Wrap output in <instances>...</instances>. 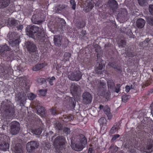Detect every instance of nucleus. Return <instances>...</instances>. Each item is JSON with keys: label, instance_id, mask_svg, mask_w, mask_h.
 <instances>
[{"label": "nucleus", "instance_id": "1", "mask_svg": "<svg viewBox=\"0 0 153 153\" xmlns=\"http://www.w3.org/2000/svg\"><path fill=\"white\" fill-rule=\"evenodd\" d=\"M26 31L30 36L36 38L42 42H44L46 39L45 33L43 28L39 30V28L35 25L28 26L26 28Z\"/></svg>", "mask_w": 153, "mask_h": 153}, {"label": "nucleus", "instance_id": "2", "mask_svg": "<svg viewBox=\"0 0 153 153\" xmlns=\"http://www.w3.org/2000/svg\"><path fill=\"white\" fill-rule=\"evenodd\" d=\"M4 108L5 110L1 118L3 124L2 127L3 130L7 128L10 120L13 119L15 116V108L12 105L7 104Z\"/></svg>", "mask_w": 153, "mask_h": 153}, {"label": "nucleus", "instance_id": "3", "mask_svg": "<svg viewBox=\"0 0 153 153\" xmlns=\"http://www.w3.org/2000/svg\"><path fill=\"white\" fill-rule=\"evenodd\" d=\"M87 144V139L83 134L80 136L79 141L76 143H71V147L75 151L79 152L82 151L85 148Z\"/></svg>", "mask_w": 153, "mask_h": 153}, {"label": "nucleus", "instance_id": "4", "mask_svg": "<svg viewBox=\"0 0 153 153\" xmlns=\"http://www.w3.org/2000/svg\"><path fill=\"white\" fill-rule=\"evenodd\" d=\"M106 83L104 82H101L97 89L98 94L108 101L110 99L111 93L109 91L106 92Z\"/></svg>", "mask_w": 153, "mask_h": 153}, {"label": "nucleus", "instance_id": "5", "mask_svg": "<svg viewBox=\"0 0 153 153\" xmlns=\"http://www.w3.org/2000/svg\"><path fill=\"white\" fill-rule=\"evenodd\" d=\"M19 88H17V92L15 93V100L16 101L19 102L21 105H23L27 99V93L24 92L22 88L19 91Z\"/></svg>", "mask_w": 153, "mask_h": 153}, {"label": "nucleus", "instance_id": "6", "mask_svg": "<svg viewBox=\"0 0 153 153\" xmlns=\"http://www.w3.org/2000/svg\"><path fill=\"white\" fill-rule=\"evenodd\" d=\"M13 74V70L10 67L5 70L3 68H0V75L4 79H9L10 76Z\"/></svg>", "mask_w": 153, "mask_h": 153}, {"label": "nucleus", "instance_id": "7", "mask_svg": "<svg viewBox=\"0 0 153 153\" xmlns=\"http://www.w3.org/2000/svg\"><path fill=\"white\" fill-rule=\"evenodd\" d=\"M25 120L27 123L31 124L37 123L38 122L39 123L40 119L36 114L32 113L31 115H28L26 117Z\"/></svg>", "mask_w": 153, "mask_h": 153}, {"label": "nucleus", "instance_id": "8", "mask_svg": "<svg viewBox=\"0 0 153 153\" xmlns=\"http://www.w3.org/2000/svg\"><path fill=\"white\" fill-rule=\"evenodd\" d=\"M65 139L64 136H58L54 139L53 144L55 148H59L65 145Z\"/></svg>", "mask_w": 153, "mask_h": 153}, {"label": "nucleus", "instance_id": "9", "mask_svg": "<svg viewBox=\"0 0 153 153\" xmlns=\"http://www.w3.org/2000/svg\"><path fill=\"white\" fill-rule=\"evenodd\" d=\"M82 102L84 104H89L91 103L92 100V97L88 92H84L82 95Z\"/></svg>", "mask_w": 153, "mask_h": 153}, {"label": "nucleus", "instance_id": "10", "mask_svg": "<svg viewBox=\"0 0 153 153\" xmlns=\"http://www.w3.org/2000/svg\"><path fill=\"white\" fill-rule=\"evenodd\" d=\"M19 127V123L17 121H14L11 122L10 126L11 133L13 135L18 134L20 130Z\"/></svg>", "mask_w": 153, "mask_h": 153}, {"label": "nucleus", "instance_id": "11", "mask_svg": "<svg viewBox=\"0 0 153 153\" xmlns=\"http://www.w3.org/2000/svg\"><path fill=\"white\" fill-rule=\"evenodd\" d=\"M68 78L72 81H78L82 78L81 73L79 71L72 72L68 75Z\"/></svg>", "mask_w": 153, "mask_h": 153}, {"label": "nucleus", "instance_id": "12", "mask_svg": "<svg viewBox=\"0 0 153 153\" xmlns=\"http://www.w3.org/2000/svg\"><path fill=\"white\" fill-rule=\"evenodd\" d=\"M39 145V143L35 141L28 142L27 144V150L29 152H31L37 148Z\"/></svg>", "mask_w": 153, "mask_h": 153}, {"label": "nucleus", "instance_id": "13", "mask_svg": "<svg viewBox=\"0 0 153 153\" xmlns=\"http://www.w3.org/2000/svg\"><path fill=\"white\" fill-rule=\"evenodd\" d=\"M26 48L30 52H35L36 51L37 48L36 46L33 42L28 41L27 42Z\"/></svg>", "mask_w": 153, "mask_h": 153}, {"label": "nucleus", "instance_id": "14", "mask_svg": "<svg viewBox=\"0 0 153 153\" xmlns=\"http://www.w3.org/2000/svg\"><path fill=\"white\" fill-rule=\"evenodd\" d=\"M9 51L10 48L6 44L0 46V55L3 56H5L6 54V52Z\"/></svg>", "mask_w": 153, "mask_h": 153}, {"label": "nucleus", "instance_id": "15", "mask_svg": "<svg viewBox=\"0 0 153 153\" xmlns=\"http://www.w3.org/2000/svg\"><path fill=\"white\" fill-rule=\"evenodd\" d=\"M31 20L33 23L36 24H40L43 22L41 17L37 14H34L33 15Z\"/></svg>", "mask_w": 153, "mask_h": 153}, {"label": "nucleus", "instance_id": "16", "mask_svg": "<svg viewBox=\"0 0 153 153\" xmlns=\"http://www.w3.org/2000/svg\"><path fill=\"white\" fill-rule=\"evenodd\" d=\"M103 61L102 60L101 62L99 63L98 66L96 65V67L95 68V71L96 73L99 74H103V71L102 70L103 67H105L104 64H102V62Z\"/></svg>", "mask_w": 153, "mask_h": 153}, {"label": "nucleus", "instance_id": "17", "mask_svg": "<svg viewBox=\"0 0 153 153\" xmlns=\"http://www.w3.org/2000/svg\"><path fill=\"white\" fill-rule=\"evenodd\" d=\"M108 4L110 8L113 10L117 8V2L115 0H109Z\"/></svg>", "mask_w": 153, "mask_h": 153}, {"label": "nucleus", "instance_id": "18", "mask_svg": "<svg viewBox=\"0 0 153 153\" xmlns=\"http://www.w3.org/2000/svg\"><path fill=\"white\" fill-rule=\"evenodd\" d=\"M36 111L38 114L42 117H44L45 115V108L40 106H37Z\"/></svg>", "mask_w": 153, "mask_h": 153}, {"label": "nucleus", "instance_id": "19", "mask_svg": "<svg viewBox=\"0 0 153 153\" xmlns=\"http://www.w3.org/2000/svg\"><path fill=\"white\" fill-rule=\"evenodd\" d=\"M9 145L8 143L5 141L0 143V149L1 150L6 151L9 149Z\"/></svg>", "mask_w": 153, "mask_h": 153}, {"label": "nucleus", "instance_id": "20", "mask_svg": "<svg viewBox=\"0 0 153 153\" xmlns=\"http://www.w3.org/2000/svg\"><path fill=\"white\" fill-rule=\"evenodd\" d=\"M94 7V4L91 1H89L87 3V5L84 7L83 10L84 11L87 13L91 10Z\"/></svg>", "mask_w": 153, "mask_h": 153}, {"label": "nucleus", "instance_id": "21", "mask_svg": "<svg viewBox=\"0 0 153 153\" xmlns=\"http://www.w3.org/2000/svg\"><path fill=\"white\" fill-rule=\"evenodd\" d=\"M42 131V128L40 126L38 125L35 128L32 130V132L34 134L37 135H40Z\"/></svg>", "mask_w": 153, "mask_h": 153}, {"label": "nucleus", "instance_id": "22", "mask_svg": "<svg viewBox=\"0 0 153 153\" xmlns=\"http://www.w3.org/2000/svg\"><path fill=\"white\" fill-rule=\"evenodd\" d=\"M79 86L75 83H72L71 84L70 89L71 93L76 94Z\"/></svg>", "mask_w": 153, "mask_h": 153}, {"label": "nucleus", "instance_id": "23", "mask_svg": "<svg viewBox=\"0 0 153 153\" xmlns=\"http://www.w3.org/2000/svg\"><path fill=\"white\" fill-rule=\"evenodd\" d=\"M54 43L56 46L60 47L61 45V37L59 35H55L54 37Z\"/></svg>", "mask_w": 153, "mask_h": 153}, {"label": "nucleus", "instance_id": "24", "mask_svg": "<svg viewBox=\"0 0 153 153\" xmlns=\"http://www.w3.org/2000/svg\"><path fill=\"white\" fill-rule=\"evenodd\" d=\"M10 3V0H0V8H4L7 7Z\"/></svg>", "mask_w": 153, "mask_h": 153}, {"label": "nucleus", "instance_id": "25", "mask_svg": "<svg viewBox=\"0 0 153 153\" xmlns=\"http://www.w3.org/2000/svg\"><path fill=\"white\" fill-rule=\"evenodd\" d=\"M145 24V21L142 18H140L137 20L136 22V25L139 28H142Z\"/></svg>", "mask_w": 153, "mask_h": 153}, {"label": "nucleus", "instance_id": "26", "mask_svg": "<svg viewBox=\"0 0 153 153\" xmlns=\"http://www.w3.org/2000/svg\"><path fill=\"white\" fill-rule=\"evenodd\" d=\"M103 111L105 114L108 119H110L112 117V115L110 112V108L108 105L105 106Z\"/></svg>", "mask_w": 153, "mask_h": 153}, {"label": "nucleus", "instance_id": "27", "mask_svg": "<svg viewBox=\"0 0 153 153\" xmlns=\"http://www.w3.org/2000/svg\"><path fill=\"white\" fill-rule=\"evenodd\" d=\"M65 99L68 100V101L69 102L70 106L74 108L75 107L76 102L74 99L69 96H67L65 97Z\"/></svg>", "mask_w": 153, "mask_h": 153}, {"label": "nucleus", "instance_id": "28", "mask_svg": "<svg viewBox=\"0 0 153 153\" xmlns=\"http://www.w3.org/2000/svg\"><path fill=\"white\" fill-rule=\"evenodd\" d=\"M19 21L14 19H12L9 21L8 22V25L10 27H15L18 25Z\"/></svg>", "mask_w": 153, "mask_h": 153}, {"label": "nucleus", "instance_id": "29", "mask_svg": "<svg viewBox=\"0 0 153 153\" xmlns=\"http://www.w3.org/2000/svg\"><path fill=\"white\" fill-rule=\"evenodd\" d=\"M153 150V142H150L148 144L146 147V152L148 153H151Z\"/></svg>", "mask_w": 153, "mask_h": 153}, {"label": "nucleus", "instance_id": "30", "mask_svg": "<svg viewBox=\"0 0 153 153\" xmlns=\"http://www.w3.org/2000/svg\"><path fill=\"white\" fill-rule=\"evenodd\" d=\"M74 117L70 114L64 115L62 119L63 121L65 122H67L72 120Z\"/></svg>", "mask_w": 153, "mask_h": 153}, {"label": "nucleus", "instance_id": "31", "mask_svg": "<svg viewBox=\"0 0 153 153\" xmlns=\"http://www.w3.org/2000/svg\"><path fill=\"white\" fill-rule=\"evenodd\" d=\"M107 86L109 90H112L115 86V83L113 80L109 79L107 81Z\"/></svg>", "mask_w": 153, "mask_h": 153}, {"label": "nucleus", "instance_id": "32", "mask_svg": "<svg viewBox=\"0 0 153 153\" xmlns=\"http://www.w3.org/2000/svg\"><path fill=\"white\" fill-rule=\"evenodd\" d=\"M44 67V64L43 63L38 64L33 67L32 70L33 71H38Z\"/></svg>", "mask_w": 153, "mask_h": 153}, {"label": "nucleus", "instance_id": "33", "mask_svg": "<svg viewBox=\"0 0 153 153\" xmlns=\"http://www.w3.org/2000/svg\"><path fill=\"white\" fill-rule=\"evenodd\" d=\"M16 153H23L22 146L20 144H17L15 146V148Z\"/></svg>", "mask_w": 153, "mask_h": 153}, {"label": "nucleus", "instance_id": "34", "mask_svg": "<svg viewBox=\"0 0 153 153\" xmlns=\"http://www.w3.org/2000/svg\"><path fill=\"white\" fill-rule=\"evenodd\" d=\"M56 79L55 77L53 76L52 77H48L46 79V81L48 82L49 84L51 85H53V82Z\"/></svg>", "mask_w": 153, "mask_h": 153}, {"label": "nucleus", "instance_id": "35", "mask_svg": "<svg viewBox=\"0 0 153 153\" xmlns=\"http://www.w3.org/2000/svg\"><path fill=\"white\" fill-rule=\"evenodd\" d=\"M139 4L141 6H145L148 3L149 0H137Z\"/></svg>", "mask_w": 153, "mask_h": 153}, {"label": "nucleus", "instance_id": "36", "mask_svg": "<svg viewBox=\"0 0 153 153\" xmlns=\"http://www.w3.org/2000/svg\"><path fill=\"white\" fill-rule=\"evenodd\" d=\"M153 81L152 79L150 80H147L142 86L143 88H145L146 87L150 85H151Z\"/></svg>", "mask_w": 153, "mask_h": 153}, {"label": "nucleus", "instance_id": "37", "mask_svg": "<svg viewBox=\"0 0 153 153\" xmlns=\"http://www.w3.org/2000/svg\"><path fill=\"white\" fill-rule=\"evenodd\" d=\"M85 25L86 23L85 22L81 21L78 23L77 26L79 28H82L85 27Z\"/></svg>", "mask_w": 153, "mask_h": 153}, {"label": "nucleus", "instance_id": "38", "mask_svg": "<svg viewBox=\"0 0 153 153\" xmlns=\"http://www.w3.org/2000/svg\"><path fill=\"white\" fill-rule=\"evenodd\" d=\"M71 56V54L69 53L65 52L64 55V59L66 61L69 60V58Z\"/></svg>", "mask_w": 153, "mask_h": 153}, {"label": "nucleus", "instance_id": "39", "mask_svg": "<svg viewBox=\"0 0 153 153\" xmlns=\"http://www.w3.org/2000/svg\"><path fill=\"white\" fill-rule=\"evenodd\" d=\"M130 96L128 95H123L122 97V100L124 102H126L130 98Z\"/></svg>", "mask_w": 153, "mask_h": 153}, {"label": "nucleus", "instance_id": "40", "mask_svg": "<svg viewBox=\"0 0 153 153\" xmlns=\"http://www.w3.org/2000/svg\"><path fill=\"white\" fill-rule=\"evenodd\" d=\"M55 126L56 129L59 131L62 130L63 129L62 125L59 122L56 123Z\"/></svg>", "mask_w": 153, "mask_h": 153}, {"label": "nucleus", "instance_id": "41", "mask_svg": "<svg viewBox=\"0 0 153 153\" xmlns=\"http://www.w3.org/2000/svg\"><path fill=\"white\" fill-rule=\"evenodd\" d=\"M70 6H71L72 9L75 10L76 7V2L74 0H70Z\"/></svg>", "mask_w": 153, "mask_h": 153}, {"label": "nucleus", "instance_id": "42", "mask_svg": "<svg viewBox=\"0 0 153 153\" xmlns=\"http://www.w3.org/2000/svg\"><path fill=\"white\" fill-rule=\"evenodd\" d=\"M78 34L79 38H82L86 34V32L85 30H82L81 31L78 32Z\"/></svg>", "mask_w": 153, "mask_h": 153}, {"label": "nucleus", "instance_id": "43", "mask_svg": "<svg viewBox=\"0 0 153 153\" xmlns=\"http://www.w3.org/2000/svg\"><path fill=\"white\" fill-rule=\"evenodd\" d=\"M47 92V90L46 89H41L39 91V94L42 96H45Z\"/></svg>", "mask_w": 153, "mask_h": 153}, {"label": "nucleus", "instance_id": "44", "mask_svg": "<svg viewBox=\"0 0 153 153\" xmlns=\"http://www.w3.org/2000/svg\"><path fill=\"white\" fill-rule=\"evenodd\" d=\"M146 21L150 25L153 26V17H148L146 18Z\"/></svg>", "mask_w": 153, "mask_h": 153}, {"label": "nucleus", "instance_id": "45", "mask_svg": "<svg viewBox=\"0 0 153 153\" xmlns=\"http://www.w3.org/2000/svg\"><path fill=\"white\" fill-rule=\"evenodd\" d=\"M118 130V127L117 126L114 125L112 127L110 131V132L113 134L115 133Z\"/></svg>", "mask_w": 153, "mask_h": 153}, {"label": "nucleus", "instance_id": "46", "mask_svg": "<svg viewBox=\"0 0 153 153\" xmlns=\"http://www.w3.org/2000/svg\"><path fill=\"white\" fill-rule=\"evenodd\" d=\"M126 42L125 40H121L118 44L119 47L123 48L126 45Z\"/></svg>", "mask_w": 153, "mask_h": 153}, {"label": "nucleus", "instance_id": "47", "mask_svg": "<svg viewBox=\"0 0 153 153\" xmlns=\"http://www.w3.org/2000/svg\"><path fill=\"white\" fill-rule=\"evenodd\" d=\"M121 85L120 84H117L115 87V92L116 93H118L120 91V87Z\"/></svg>", "mask_w": 153, "mask_h": 153}, {"label": "nucleus", "instance_id": "48", "mask_svg": "<svg viewBox=\"0 0 153 153\" xmlns=\"http://www.w3.org/2000/svg\"><path fill=\"white\" fill-rule=\"evenodd\" d=\"M37 81L40 85H42L46 82V80L44 78H39L37 79Z\"/></svg>", "mask_w": 153, "mask_h": 153}, {"label": "nucleus", "instance_id": "49", "mask_svg": "<svg viewBox=\"0 0 153 153\" xmlns=\"http://www.w3.org/2000/svg\"><path fill=\"white\" fill-rule=\"evenodd\" d=\"M27 96L28 99L30 100H33L36 97L35 95L31 93L27 94Z\"/></svg>", "mask_w": 153, "mask_h": 153}, {"label": "nucleus", "instance_id": "50", "mask_svg": "<svg viewBox=\"0 0 153 153\" xmlns=\"http://www.w3.org/2000/svg\"><path fill=\"white\" fill-rule=\"evenodd\" d=\"M111 151L113 153H115L117 151L118 148L116 146H111Z\"/></svg>", "mask_w": 153, "mask_h": 153}, {"label": "nucleus", "instance_id": "51", "mask_svg": "<svg viewBox=\"0 0 153 153\" xmlns=\"http://www.w3.org/2000/svg\"><path fill=\"white\" fill-rule=\"evenodd\" d=\"M62 130L63 132L67 135L69 134L70 133V129L68 128L64 127L63 128Z\"/></svg>", "mask_w": 153, "mask_h": 153}, {"label": "nucleus", "instance_id": "52", "mask_svg": "<svg viewBox=\"0 0 153 153\" xmlns=\"http://www.w3.org/2000/svg\"><path fill=\"white\" fill-rule=\"evenodd\" d=\"M12 43L13 46H17L19 45V39H16L14 41H12Z\"/></svg>", "mask_w": 153, "mask_h": 153}, {"label": "nucleus", "instance_id": "53", "mask_svg": "<svg viewBox=\"0 0 153 153\" xmlns=\"http://www.w3.org/2000/svg\"><path fill=\"white\" fill-rule=\"evenodd\" d=\"M117 64V63L115 62H110L108 63V65L114 68Z\"/></svg>", "mask_w": 153, "mask_h": 153}, {"label": "nucleus", "instance_id": "54", "mask_svg": "<svg viewBox=\"0 0 153 153\" xmlns=\"http://www.w3.org/2000/svg\"><path fill=\"white\" fill-rule=\"evenodd\" d=\"M114 69L117 70V71L121 72L122 71V68L120 65L117 64L116 66L114 68Z\"/></svg>", "mask_w": 153, "mask_h": 153}, {"label": "nucleus", "instance_id": "55", "mask_svg": "<svg viewBox=\"0 0 153 153\" xmlns=\"http://www.w3.org/2000/svg\"><path fill=\"white\" fill-rule=\"evenodd\" d=\"M50 111L51 112V114L53 115H55L57 114L56 109L55 108H52L50 109Z\"/></svg>", "mask_w": 153, "mask_h": 153}, {"label": "nucleus", "instance_id": "56", "mask_svg": "<svg viewBox=\"0 0 153 153\" xmlns=\"http://www.w3.org/2000/svg\"><path fill=\"white\" fill-rule=\"evenodd\" d=\"M149 10L150 14L153 15V5L151 4L149 5Z\"/></svg>", "mask_w": 153, "mask_h": 153}, {"label": "nucleus", "instance_id": "57", "mask_svg": "<svg viewBox=\"0 0 153 153\" xmlns=\"http://www.w3.org/2000/svg\"><path fill=\"white\" fill-rule=\"evenodd\" d=\"M120 135L118 134H116L114 135L111 139V141L112 142L114 141L118 138L119 137Z\"/></svg>", "mask_w": 153, "mask_h": 153}, {"label": "nucleus", "instance_id": "58", "mask_svg": "<svg viewBox=\"0 0 153 153\" xmlns=\"http://www.w3.org/2000/svg\"><path fill=\"white\" fill-rule=\"evenodd\" d=\"M19 79L20 82V84H21V85H22V83H23V84L24 82H25V80L24 78L23 77H19Z\"/></svg>", "mask_w": 153, "mask_h": 153}, {"label": "nucleus", "instance_id": "59", "mask_svg": "<svg viewBox=\"0 0 153 153\" xmlns=\"http://www.w3.org/2000/svg\"><path fill=\"white\" fill-rule=\"evenodd\" d=\"M130 89L131 88L130 86L127 85L126 86L125 91L126 92L128 93V92H129Z\"/></svg>", "mask_w": 153, "mask_h": 153}, {"label": "nucleus", "instance_id": "60", "mask_svg": "<svg viewBox=\"0 0 153 153\" xmlns=\"http://www.w3.org/2000/svg\"><path fill=\"white\" fill-rule=\"evenodd\" d=\"M16 27H17L18 30H21L23 28V26L22 25H17Z\"/></svg>", "mask_w": 153, "mask_h": 153}, {"label": "nucleus", "instance_id": "61", "mask_svg": "<svg viewBox=\"0 0 153 153\" xmlns=\"http://www.w3.org/2000/svg\"><path fill=\"white\" fill-rule=\"evenodd\" d=\"M94 151L93 148H89L88 153H94Z\"/></svg>", "mask_w": 153, "mask_h": 153}, {"label": "nucleus", "instance_id": "62", "mask_svg": "<svg viewBox=\"0 0 153 153\" xmlns=\"http://www.w3.org/2000/svg\"><path fill=\"white\" fill-rule=\"evenodd\" d=\"M150 41V40L149 38L146 39L143 42H142L143 44H147Z\"/></svg>", "mask_w": 153, "mask_h": 153}, {"label": "nucleus", "instance_id": "63", "mask_svg": "<svg viewBox=\"0 0 153 153\" xmlns=\"http://www.w3.org/2000/svg\"><path fill=\"white\" fill-rule=\"evenodd\" d=\"M130 153H136V148L134 147L132 149H131L130 151Z\"/></svg>", "mask_w": 153, "mask_h": 153}, {"label": "nucleus", "instance_id": "64", "mask_svg": "<svg viewBox=\"0 0 153 153\" xmlns=\"http://www.w3.org/2000/svg\"><path fill=\"white\" fill-rule=\"evenodd\" d=\"M104 106L102 105H99V108L100 109V110H104Z\"/></svg>", "mask_w": 153, "mask_h": 153}]
</instances>
